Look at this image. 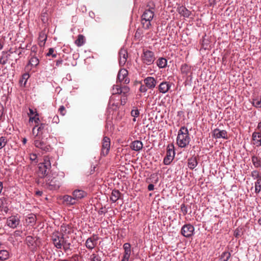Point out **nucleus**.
Instances as JSON below:
<instances>
[{
  "label": "nucleus",
  "instance_id": "nucleus-1",
  "mask_svg": "<svg viewBox=\"0 0 261 261\" xmlns=\"http://www.w3.org/2000/svg\"><path fill=\"white\" fill-rule=\"evenodd\" d=\"M155 4L150 2L146 6V8L141 16V24L145 29H149L151 27V21L154 15Z\"/></svg>",
  "mask_w": 261,
  "mask_h": 261
},
{
  "label": "nucleus",
  "instance_id": "nucleus-2",
  "mask_svg": "<svg viewBox=\"0 0 261 261\" xmlns=\"http://www.w3.org/2000/svg\"><path fill=\"white\" fill-rule=\"evenodd\" d=\"M190 138L187 127L182 126L178 132L177 144L179 147H186L190 143Z\"/></svg>",
  "mask_w": 261,
  "mask_h": 261
},
{
  "label": "nucleus",
  "instance_id": "nucleus-3",
  "mask_svg": "<svg viewBox=\"0 0 261 261\" xmlns=\"http://www.w3.org/2000/svg\"><path fill=\"white\" fill-rule=\"evenodd\" d=\"M32 59L33 57L29 59L28 63L24 67V73L22 74L21 78L19 80V83L21 86L28 87L30 86L31 83H28V80L31 75V73H30V71H31L33 67V64H32Z\"/></svg>",
  "mask_w": 261,
  "mask_h": 261
},
{
  "label": "nucleus",
  "instance_id": "nucleus-4",
  "mask_svg": "<svg viewBox=\"0 0 261 261\" xmlns=\"http://www.w3.org/2000/svg\"><path fill=\"white\" fill-rule=\"evenodd\" d=\"M50 167V163L49 161L46 158L44 159V162L38 164V169L36 170V174L40 178L42 179L48 173L47 171L49 170Z\"/></svg>",
  "mask_w": 261,
  "mask_h": 261
},
{
  "label": "nucleus",
  "instance_id": "nucleus-5",
  "mask_svg": "<svg viewBox=\"0 0 261 261\" xmlns=\"http://www.w3.org/2000/svg\"><path fill=\"white\" fill-rule=\"evenodd\" d=\"M141 60L144 64L151 65L155 60L154 53L146 48H143L141 55Z\"/></svg>",
  "mask_w": 261,
  "mask_h": 261
},
{
  "label": "nucleus",
  "instance_id": "nucleus-6",
  "mask_svg": "<svg viewBox=\"0 0 261 261\" xmlns=\"http://www.w3.org/2000/svg\"><path fill=\"white\" fill-rule=\"evenodd\" d=\"M174 147L172 144H169L167 147L166 155L164 159L163 163L166 165L170 164L174 158Z\"/></svg>",
  "mask_w": 261,
  "mask_h": 261
},
{
  "label": "nucleus",
  "instance_id": "nucleus-7",
  "mask_svg": "<svg viewBox=\"0 0 261 261\" xmlns=\"http://www.w3.org/2000/svg\"><path fill=\"white\" fill-rule=\"evenodd\" d=\"M60 179L58 176L49 177L46 183L47 188L50 190H58L61 185Z\"/></svg>",
  "mask_w": 261,
  "mask_h": 261
},
{
  "label": "nucleus",
  "instance_id": "nucleus-8",
  "mask_svg": "<svg viewBox=\"0 0 261 261\" xmlns=\"http://www.w3.org/2000/svg\"><path fill=\"white\" fill-rule=\"evenodd\" d=\"M128 71L125 69H121L118 73L117 83H123L127 84L129 83V79L127 77Z\"/></svg>",
  "mask_w": 261,
  "mask_h": 261
},
{
  "label": "nucleus",
  "instance_id": "nucleus-9",
  "mask_svg": "<svg viewBox=\"0 0 261 261\" xmlns=\"http://www.w3.org/2000/svg\"><path fill=\"white\" fill-rule=\"evenodd\" d=\"M194 227L190 224L184 225L181 229V233L185 237L190 238L193 236Z\"/></svg>",
  "mask_w": 261,
  "mask_h": 261
},
{
  "label": "nucleus",
  "instance_id": "nucleus-10",
  "mask_svg": "<svg viewBox=\"0 0 261 261\" xmlns=\"http://www.w3.org/2000/svg\"><path fill=\"white\" fill-rule=\"evenodd\" d=\"M99 237L97 235L93 234L91 237L87 239L86 241L85 245L86 247L90 250H92L97 245V241Z\"/></svg>",
  "mask_w": 261,
  "mask_h": 261
},
{
  "label": "nucleus",
  "instance_id": "nucleus-11",
  "mask_svg": "<svg viewBox=\"0 0 261 261\" xmlns=\"http://www.w3.org/2000/svg\"><path fill=\"white\" fill-rule=\"evenodd\" d=\"M110 139L108 137H105L103 138L102 142V148L101 154L106 156L107 155L110 150Z\"/></svg>",
  "mask_w": 261,
  "mask_h": 261
},
{
  "label": "nucleus",
  "instance_id": "nucleus-12",
  "mask_svg": "<svg viewBox=\"0 0 261 261\" xmlns=\"http://www.w3.org/2000/svg\"><path fill=\"white\" fill-rule=\"evenodd\" d=\"M171 83L163 81L159 84L158 87V89L160 93L165 94L169 91L171 87Z\"/></svg>",
  "mask_w": 261,
  "mask_h": 261
},
{
  "label": "nucleus",
  "instance_id": "nucleus-13",
  "mask_svg": "<svg viewBox=\"0 0 261 261\" xmlns=\"http://www.w3.org/2000/svg\"><path fill=\"white\" fill-rule=\"evenodd\" d=\"M19 219L17 216H11L7 218V224L12 228H16L19 223Z\"/></svg>",
  "mask_w": 261,
  "mask_h": 261
},
{
  "label": "nucleus",
  "instance_id": "nucleus-14",
  "mask_svg": "<svg viewBox=\"0 0 261 261\" xmlns=\"http://www.w3.org/2000/svg\"><path fill=\"white\" fill-rule=\"evenodd\" d=\"M61 234H60L59 232L53 233L51 236V241L54 246L57 249H61L62 245L60 243L61 242Z\"/></svg>",
  "mask_w": 261,
  "mask_h": 261
},
{
  "label": "nucleus",
  "instance_id": "nucleus-15",
  "mask_svg": "<svg viewBox=\"0 0 261 261\" xmlns=\"http://www.w3.org/2000/svg\"><path fill=\"white\" fill-rule=\"evenodd\" d=\"M119 65L124 66L126 62L128 57L127 51L125 49L121 48L119 52Z\"/></svg>",
  "mask_w": 261,
  "mask_h": 261
},
{
  "label": "nucleus",
  "instance_id": "nucleus-16",
  "mask_svg": "<svg viewBox=\"0 0 261 261\" xmlns=\"http://www.w3.org/2000/svg\"><path fill=\"white\" fill-rule=\"evenodd\" d=\"M144 83L149 89H153L155 88L157 81L153 77L148 76L143 80Z\"/></svg>",
  "mask_w": 261,
  "mask_h": 261
},
{
  "label": "nucleus",
  "instance_id": "nucleus-17",
  "mask_svg": "<svg viewBox=\"0 0 261 261\" xmlns=\"http://www.w3.org/2000/svg\"><path fill=\"white\" fill-rule=\"evenodd\" d=\"M0 210L2 212L7 214L9 211L8 199L5 197L0 198Z\"/></svg>",
  "mask_w": 261,
  "mask_h": 261
},
{
  "label": "nucleus",
  "instance_id": "nucleus-18",
  "mask_svg": "<svg viewBox=\"0 0 261 261\" xmlns=\"http://www.w3.org/2000/svg\"><path fill=\"white\" fill-rule=\"evenodd\" d=\"M252 143L257 147L261 146V134L254 132L252 135Z\"/></svg>",
  "mask_w": 261,
  "mask_h": 261
},
{
  "label": "nucleus",
  "instance_id": "nucleus-19",
  "mask_svg": "<svg viewBox=\"0 0 261 261\" xmlns=\"http://www.w3.org/2000/svg\"><path fill=\"white\" fill-rule=\"evenodd\" d=\"M213 136L216 138H227L226 131L225 130H220L218 128H216L213 130Z\"/></svg>",
  "mask_w": 261,
  "mask_h": 261
},
{
  "label": "nucleus",
  "instance_id": "nucleus-20",
  "mask_svg": "<svg viewBox=\"0 0 261 261\" xmlns=\"http://www.w3.org/2000/svg\"><path fill=\"white\" fill-rule=\"evenodd\" d=\"M72 196L76 201L86 197L87 193L83 190L77 189L72 192Z\"/></svg>",
  "mask_w": 261,
  "mask_h": 261
},
{
  "label": "nucleus",
  "instance_id": "nucleus-21",
  "mask_svg": "<svg viewBox=\"0 0 261 261\" xmlns=\"http://www.w3.org/2000/svg\"><path fill=\"white\" fill-rule=\"evenodd\" d=\"M22 115L23 117L29 118L30 123L33 122V108L25 107L23 109Z\"/></svg>",
  "mask_w": 261,
  "mask_h": 261
},
{
  "label": "nucleus",
  "instance_id": "nucleus-22",
  "mask_svg": "<svg viewBox=\"0 0 261 261\" xmlns=\"http://www.w3.org/2000/svg\"><path fill=\"white\" fill-rule=\"evenodd\" d=\"M60 243L62 245V247L65 252L67 251L68 250H70L71 243L68 242L67 240H65L63 234H61Z\"/></svg>",
  "mask_w": 261,
  "mask_h": 261
},
{
  "label": "nucleus",
  "instance_id": "nucleus-23",
  "mask_svg": "<svg viewBox=\"0 0 261 261\" xmlns=\"http://www.w3.org/2000/svg\"><path fill=\"white\" fill-rule=\"evenodd\" d=\"M143 147V143L141 141L136 140L130 144V148L135 151H139Z\"/></svg>",
  "mask_w": 261,
  "mask_h": 261
},
{
  "label": "nucleus",
  "instance_id": "nucleus-24",
  "mask_svg": "<svg viewBox=\"0 0 261 261\" xmlns=\"http://www.w3.org/2000/svg\"><path fill=\"white\" fill-rule=\"evenodd\" d=\"M178 13L185 17H188L191 14V12L184 6H180L178 8Z\"/></svg>",
  "mask_w": 261,
  "mask_h": 261
},
{
  "label": "nucleus",
  "instance_id": "nucleus-25",
  "mask_svg": "<svg viewBox=\"0 0 261 261\" xmlns=\"http://www.w3.org/2000/svg\"><path fill=\"white\" fill-rule=\"evenodd\" d=\"M63 199L68 205H74L76 202L73 196L65 195L63 196Z\"/></svg>",
  "mask_w": 261,
  "mask_h": 261
},
{
  "label": "nucleus",
  "instance_id": "nucleus-26",
  "mask_svg": "<svg viewBox=\"0 0 261 261\" xmlns=\"http://www.w3.org/2000/svg\"><path fill=\"white\" fill-rule=\"evenodd\" d=\"M121 193L118 190H113L111 193L110 200L113 202H116L120 198Z\"/></svg>",
  "mask_w": 261,
  "mask_h": 261
},
{
  "label": "nucleus",
  "instance_id": "nucleus-27",
  "mask_svg": "<svg viewBox=\"0 0 261 261\" xmlns=\"http://www.w3.org/2000/svg\"><path fill=\"white\" fill-rule=\"evenodd\" d=\"M43 120V117H40V115L37 113L36 109L34 111V122L36 124V126H38L39 123Z\"/></svg>",
  "mask_w": 261,
  "mask_h": 261
},
{
  "label": "nucleus",
  "instance_id": "nucleus-28",
  "mask_svg": "<svg viewBox=\"0 0 261 261\" xmlns=\"http://www.w3.org/2000/svg\"><path fill=\"white\" fill-rule=\"evenodd\" d=\"M167 61L164 58H160L156 61V65L160 68H165L167 66Z\"/></svg>",
  "mask_w": 261,
  "mask_h": 261
},
{
  "label": "nucleus",
  "instance_id": "nucleus-29",
  "mask_svg": "<svg viewBox=\"0 0 261 261\" xmlns=\"http://www.w3.org/2000/svg\"><path fill=\"white\" fill-rule=\"evenodd\" d=\"M85 43V38L83 35H79L77 39L75 41V44L79 47L82 46Z\"/></svg>",
  "mask_w": 261,
  "mask_h": 261
},
{
  "label": "nucleus",
  "instance_id": "nucleus-30",
  "mask_svg": "<svg viewBox=\"0 0 261 261\" xmlns=\"http://www.w3.org/2000/svg\"><path fill=\"white\" fill-rule=\"evenodd\" d=\"M124 250V256H130L131 253L130 244L128 243H124L123 246Z\"/></svg>",
  "mask_w": 261,
  "mask_h": 261
},
{
  "label": "nucleus",
  "instance_id": "nucleus-31",
  "mask_svg": "<svg viewBox=\"0 0 261 261\" xmlns=\"http://www.w3.org/2000/svg\"><path fill=\"white\" fill-rule=\"evenodd\" d=\"M46 126V124L44 123H41V124L39 127L37 128V133L36 136V138L40 139L43 134V131L44 130V128Z\"/></svg>",
  "mask_w": 261,
  "mask_h": 261
},
{
  "label": "nucleus",
  "instance_id": "nucleus-32",
  "mask_svg": "<svg viewBox=\"0 0 261 261\" xmlns=\"http://www.w3.org/2000/svg\"><path fill=\"white\" fill-rule=\"evenodd\" d=\"M9 258V253L6 250H0V260L4 261Z\"/></svg>",
  "mask_w": 261,
  "mask_h": 261
},
{
  "label": "nucleus",
  "instance_id": "nucleus-33",
  "mask_svg": "<svg viewBox=\"0 0 261 261\" xmlns=\"http://www.w3.org/2000/svg\"><path fill=\"white\" fill-rule=\"evenodd\" d=\"M197 165V162L195 158H191L188 160V167L191 169H194Z\"/></svg>",
  "mask_w": 261,
  "mask_h": 261
},
{
  "label": "nucleus",
  "instance_id": "nucleus-34",
  "mask_svg": "<svg viewBox=\"0 0 261 261\" xmlns=\"http://www.w3.org/2000/svg\"><path fill=\"white\" fill-rule=\"evenodd\" d=\"M253 165L256 168L261 167V159L255 156H253L251 159Z\"/></svg>",
  "mask_w": 261,
  "mask_h": 261
},
{
  "label": "nucleus",
  "instance_id": "nucleus-35",
  "mask_svg": "<svg viewBox=\"0 0 261 261\" xmlns=\"http://www.w3.org/2000/svg\"><path fill=\"white\" fill-rule=\"evenodd\" d=\"M231 256L230 253L227 251L223 252L220 256V261H228Z\"/></svg>",
  "mask_w": 261,
  "mask_h": 261
},
{
  "label": "nucleus",
  "instance_id": "nucleus-36",
  "mask_svg": "<svg viewBox=\"0 0 261 261\" xmlns=\"http://www.w3.org/2000/svg\"><path fill=\"white\" fill-rule=\"evenodd\" d=\"M129 91L130 89L128 86L126 85H121V89L120 91V94H122L123 96H127V94L129 93Z\"/></svg>",
  "mask_w": 261,
  "mask_h": 261
},
{
  "label": "nucleus",
  "instance_id": "nucleus-37",
  "mask_svg": "<svg viewBox=\"0 0 261 261\" xmlns=\"http://www.w3.org/2000/svg\"><path fill=\"white\" fill-rule=\"evenodd\" d=\"M46 35L44 32H41L39 34L38 39L40 42V45H43L46 40Z\"/></svg>",
  "mask_w": 261,
  "mask_h": 261
},
{
  "label": "nucleus",
  "instance_id": "nucleus-38",
  "mask_svg": "<svg viewBox=\"0 0 261 261\" xmlns=\"http://www.w3.org/2000/svg\"><path fill=\"white\" fill-rule=\"evenodd\" d=\"M34 142L35 145L37 148L43 149L44 150H45V148L48 149V147L45 146V144H44L43 142L40 141L39 140H35Z\"/></svg>",
  "mask_w": 261,
  "mask_h": 261
},
{
  "label": "nucleus",
  "instance_id": "nucleus-39",
  "mask_svg": "<svg viewBox=\"0 0 261 261\" xmlns=\"http://www.w3.org/2000/svg\"><path fill=\"white\" fill-rule=\"evenodd\" d=\"M252 105L257 108H261V97H258L254 98L252 101Z\"/></svg>",
  "mask_w": 261,
  "mask_h": 261
},
{
  "label": "nucleus",
  "instance_id": "nucleus-40",
  "mask_svg": "<svg viewBox=\"0 0 261 261\" xmlns=\"http://www.w3.org/2000/svg\"><path fill=\"white\" fill-rule=\"evenodd\" d=\"M70 227L68 225L63 224L61 226V231L63 233L68 234L70 233Z\"/></svg>",
  "mask_w": 261,
  "mask_h": 261
},
{
  "label": "nucleus",
  "instance_id": "nucleus-41",
  "mask_svg": "<svg viewBox=\"0 0 261 261\" xmlns=\"http://www.w3.org/2000/svg\"><path fill=\"white\" fill-rule=\"evenodd\" d=\"M261 190V178L257 179L255 182V192L256 193H259Z\"/></svg>",
  "mask_w": 261,
  "mask_h": 261
},
{
  "label": "nucleus",
  "instance_id": "nucleus-42",
  "mask_svg": "<svg viewBox=\"0 0 261 261\" xmlns=\"http://www.w3.org/2000/svg\"><path fill=\"white\" fill-rule=\"evenodd\" d=\"M121 85L117 83V85H114L112 89L113 94H120Z\"/></svg>",
  "mask_w": 261,
  "mask_h": 261
},
{
  "label": "nucleus",
  "instance_id": "nucleus-43",
  "mask_svg": "<svg viewBox=\"0 0 261 261\" xmlns=\"http://www.w3.org/2000/svg\"><path fill=\"white\" fill-rule=\"evenodd\" d=\"M181 71L182 73L187 74L190 71V67L185 64L182 65L180 68Z\"/></svg>",
  "mask_w": 261,
  "mask_h": 261
},
{
  "label": "nucleus",
  "instance_id": "nucleus-44",
  "mask_svg": "<svg viewBox=\"0 0 261 261\" xmlns=\"http://www.w3.org/2000/svg\"><path fill=\"white\" fill-rule=\"evenodd\" d=\"M7 143V140L5 137H0V149L3 148L5 146L6 144Z\"/></svg>",
  "mask_w": 261,
  "mask_h": 261
},
{
  "label": "nucleus",
  "instance_id": "nucleus-45",
  "mask_svg": "<svg viewBox=\"0 0 261 261\" xmlns=\"http://www.w3.org/2000/svg\"><path fill=\"white\" fill-rule=\"evenodd\" d=\"M90 260L91 261H101V258L98 255L93 253L90 256Z\"/></svg>",
  "mask_w": 261,
  "mask_h": 261
},
{
  "label": "nucleus",
  "instance_id": "nucleus-46",
  "mask_svg": "<svg viewBox=\"0 0 261 261\" xmlns=\"http://www.w3.org/2000/svg\"><path fill=\"white\" fill-rule=\"evenodd\" d=\"M139 83L141 84V86L140 87L139 91L141 93H145L146 92H147V89H148V88H147L146 85L145 84H144V85L142 84L141 82H139Z\"/></svg>",
  "mask_w": 261,
  "mask_h": 261
},
{
  "label": "nucleus",
  "instance_id": "nucleus-47",
  "mask_svg": "<svg viewBox=\"0 0 261 261\" xmlns=\"http://www.w3.org/2000/svg\"><path fill=\"white\" fill-rule=\"evenodd\" d=\"M33 221V216L32 214H29L28 217H27L25 220V223L27 224V225H30Z\"/></svg>",
  "mask_w": 261,
  "mask_h": 261
},
{
  "label": "nucleus",
  "instance_id": "nucleus-48",
  "mask_svg": "<svg viewBox=\"0 0 261 261\" xmlns=\"http://www.w3.org/2000/svg\"><path fill=\"white\" fill-rule=\"evenodd\" d=\"M131 116L133 117H137L139 115V111L137 108H135L132 110L131 111Z\"/></svg>",
  "mask_w": 261,
  "mask_h": 261
},
{
  "label": "nucleus",
  "instance_id": "nucleus-49",
  "mask_svg": "<svg viewBox=\"0 0 261 261\" xmlns=\"http://www.w3.org/2000/svg\"><path fill=\"white\" fill-rule=\"evenodd\" d=\"M251 176L254 179H258L259 178H261V176L259 175V172L256 170H254L252 172Z\"/></svg>",
  "mask_w": 261,
  "mask_h": 261
},
{
  "label": "nucleus",
  "instance_id": "nucleus-50",
  "mask_svg": "<svg viewBox=\"0 0 261 261\" xmlns=\"http://www.w3.org/2000/svg\"><path fill=\"white\" fill-rule=\"evenodd\" d=\"M54 49L53 48H50L49 49L48 52L46 54V56H51L53 58H56L57 57V55L56 54H54Z\"/></svg>",
  "mask_w": 261,
  "mask_h": 261
},
{
  "label": "nucleus",
  "instance_id": "nucleus-51",
  "mask_svg": "<svg viewBox=\"0 0 261 261\" xmlns=\"http://www.w3.org/2000/svg\"><path fill=\"white\" fill-rule=\"evenodd\" d=\"M59 111L62 116H64L66 113L65 108L63 106H60Z\"/></svg>",
  "mask_w": 261,
  "mask_h": 261
},
{
  "label": "nucleus",
  "instance_id": "nucleus-52",
  "mask_svg": "<svg viewBox=\"0 0 261 261\" xmlns=\"http://www.w3.org/2000/svg\"><path fill=\"white\" fill-rule=\"evenodd\" d=\"M127 96H123H123L121 97V100H120L121 101H120L121 105H123V106L126 103V101H127Z\"/></svg>",
  "mask_w": 261,
  "mask_h": 261
},
{
  "label": "nucleus",
  "instance_id": "nucleus-53",
  "mask_svg": "<svg viewBox=\"0 0 261 261\" xmlns=\"http://www.w3.org/2000/svg\"><path fill=\"white\" fill-rule=\"evenodd\" d=\"M33 239V237L32 236H28L26 238V241L28 244V245H33V244L31 243Z\"/></svg>",
  "mask_w": 261,
  "mask_h": 261
},
{
  "label": "nucleus",
  "instance_id": "nucleus-54",
  "mask_svg": "<svg viewBox=\"0 0 261 261\" xmlns=\"http://www.w3.org/2000/svg\"><path fill=\"white\" fill-rule=\"evenodd\" d=\"M4 114V107L3 106H0V121L1 120Z\"/></svg>",
  "mask_w": 261,
  "mask_h": 261
},
{
  "label": "nucleus",
  "instance_id": "nucleus-55",
  "mask_svg": "<svg viewBox=\"0 0 261 261\" xmlns=\"http://www.w3.org/2000/svg\"><path fill=\"white\" fill-rule=\"evenodd\" d=\"M7 59H4L3 57L0 58V64L5 65L6 64Z\"/></svg>",
  "mask_w": 261,
  "mask_h": 261
},
{
  "label": "nucleus",
  "instance_id": "nucleus-56",
  "mask_svg": "<svg viewBox=\"0 0 261 261\" xmlns=\"http://www.w3.org/2000/svg\"><path fill=\"white\" fill-rule=\"evenodd\" d=\"M36 261H44V258L42 255H38L36 258Z\"/></svg>",
  "mask_w": 261,
  "mask_h": 261
},
{
  "label": "nucleus",
  "instance_id": "nucleus-57",
  "mask_svg": "<svg viewBox=\"0 0 261 261\" xmlns=\"http://www.w3.org/2000/svg\"><path fill=\"white\" fill-rule=\"evenodd\" d=\"M148 190L149 191H152L154 190V185L153 184H149L148 186Z\"/></svg>",
  "mask_w": 261,
  "mask_h": 261
},
{
  "label": "nucleus",
  "instance_id": "nucleus-58",
  "mask_svg": "<svg viewBox=\"0 0 261 261\" xmlns=\"http://www.w3.org/2000/svg\"><path fill=\"white\" fill-rule=\"evenodd\" d=\"M39 59L37 58H34V64H35V66H37L39 64Z\"/></svg>",
  "mask_w": 261,
  "mask_h": 261
},
{
  "label": "nucleus",
  "instance_id": "nucleus-59",
  "mask_svg": "<svg viewBox=\"0 0 261 261\" xmlns=\"http://www.w3.org/2000/svg\"><path fill=\"white\" fill-rule=\"evenodd\" d=\"M42 194H43L42 191H37L35 193L36 196H38V197L42 196Z\"/></svg>",
  "mask_w": 261,
  "mask_h": 261
},
{
  "label": "nucleus",
  "instance_id": "nucleus-60",
  "mask_svg": "<svg viewBox=\"0 0 261 261\" xmlns=\"http://www.w3.org/2000/svg\"><path fill=\"white\" fill-rule=\"evenodd\" d=\"M257 129L258 130V133H260L261 134V121L259 122L258 123L257 126Z\"/></svg>",
  "mask_w": 261,
  "mask_h": 261
},
{
  "label": "nucleus",
  "instance_id": "nucleus-61",
  "mask_svg": "<svg viewBox=\"0 0 261 261\" xmlns=\"http://www.w3.org/2000/svg\"><path fill=\"white\" fill-rule=\"evenodd\" d=\"M130 256H123L121 261H128Z\"/></svg>",
  "mask_w": 261,
  "mask_h": 261
},
{
  "label": "nucleus",
  "instance_id": "nucleus-62",
  "mask_svg": "<svg viewBox=\"0 0 261 261\" xmlns=\"http://www.w3.org/2000/svg\"><path fill=\"white\" fill-rule=\"evenodd\" d=\"M106 213V212H105V210H103V208H101L100 209V210L99 211V214H104V213Z\"/></svg>",
  "mask_w": 261,
  "mask_h": 261
},
{
  "label": "nucleus",
  "instance_id": "nucleus-63",
  "mask_svg": "<svg viewBox=\"0 0 261 261\" xmlns=\"http://www.w3.org/2000/svg\"><path fill=\"white\" fill-rule=\"evenodd\" d=\"M62 63V60H58L56 62V65L59 66Z\"/></svg>",
  "mask_w": 261,
  "mask_h": 261
},
{
  "label": "nucleus",
  "instance_id": "nucleus-64",
  "mask_svg": "<svg viewBox=\"0 0 261 261\" xmlns=\"http://www.w3.org/2000/svg\"><path fill=\"white\" fill-rule=\"evenodd\" d=\"M22 141L23 144H25L27 143V138H23L22 139Z\"/></svg>",
  "mask_w": 261,
  "mask_h": 261
}]
</instances>
